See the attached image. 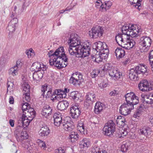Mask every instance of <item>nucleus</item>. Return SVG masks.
Segmentation results:
<instances>
[{"mask_svg": "<svg viewBox=\"0 0 153 153\" xmlns=\"http://www.w3.org/2000/svg\"><path fill=\"white\" fill-rule=\"evenodd\" d=\"M68 43L70 44L68 51L71 55L79 54L85 57L89 55L90 47L81 42L76 34L73 33L71 35Z\"/></svg>", "mask_w": 153, "mask_h": 153, "instance_id": "obj_1", "label": "nucleus"}, {"mask_svg": "<svg viewBox=\"0 0 153 153\" xmlns=\"http://www.w3.org/2000/svg\"><path fill=\"white\" fill-rule=\"evenodd\" d=\"M54 125L57 126H60L65 130L70 132L74 128L73 123L68 121L62 122V115L60 113H56L53 116Z\"/></svg>", "mask_w": 153, "mask_h": 153, "instance_id": "obj_2", "label": "nucleus"}, {"mask_svg": "<svg viewBox=\"0 0 153 153\" xmlns=\"http://www.w3.org/2000/svg\"><path fill=\"white\" fill-rule=\"evenodd\" d=\"M147 66L144 64H140L135 68L130 70L129 74V77L132 80H138L137 75L141 74H144L147 73Z\"/></svg>", "mask_w": 153, "mask_h": 153, "instance_id": "obj_3", "label": "nucleus"}, {"mask_svg": "<svg viewBox=\"0 0 153 153\" xmlns=\"http://www.w3.org/2000/svg\"><path fill=\"white\" fill-rule=\"evenodd\" d=\"M137 26L134 25L126 24L123 26L122 28V31L123 33H126L129 34L132 38H134L138 36L137 34L139 32L136 29Z\"/></svg>", "mask_w": 153, "mask_h": 153, "instance_id": "obj_4", "label": "nucleus"}, {"mask_svg": "<svg viewBox=\"0 0 153 153\" xmlns=\"http://www.w3.org/2000/svg\"><path fill=\"white\" fill-rule=\"evenodd\" d=\"M152 42V39L149 36H144L141 37L139 40V43L142 47L141 52H147L148 51L151 46Z\"/></svg>", "mask_w": 153, "mask_h": 153, "instance_id": "obj_5", "label": "nucleus"}, {"mask_svg": "<svg viewBox=\"0 0 153 153\" xmlns=\"http://www.w3.org/2000/svg\"><path fill=\"white\" fill-rule=\"evenodd\" d=\"M116 129L115 125L111 120L108 121L105 124L103 129L104 134L105 135L112 137Z\"/></svg>", "mask_w": 153, "mask_h": 153, "instance_id": "obj_6", "label": "nucleus"}, {"mask_svg": "<svg viewBox=\"0 0 153 153\" xmlns=\"http://www.w3.org/2000/svg\"><path fill=\"white\" fill-rule=\"evenodd\" d=\"M104 33L103 28L99 25H94L91 30L89 31L90 36L92 38H96L102 36Z\"/></svg>", "mask_w": 153, "mask_h": 153, "instance_id": "obj_7", "label": "nucleus"}, {"mask_svg": "<svg viewBox=\"0 0 153 153\" xmlns=\"http://www.w3.org/2000/svg\"><path fill=\"white\" fill-rule=\"evenodd\" d=\"M22 85L23 92V100L24 102H25V100L27 102L29 101L30 100V86L28 84L27 80L23 81L22 82Z\"/></svg>", "mask_w": 153, "mask_h": 153, "instance_id": "obj_8", "label": "nucleus"}, {"mask_svg": "<svg viewBox=\"0 0 153 153\" xmlns=\"http://www.w3.org/2000/svg\"><path fill=\"white\" fill-rule=\"evenodd\" d=\"M139 89L143 92H147L153 89V82H149L146 80L140 82L138 85Z\"/></svg>", "mask_w": 153, "mask_h": 153, "instance_id": "obj_9", "label": "nucleus"}, {"mask_svg": "<svg viewBox=\"0 0 153 153\" xmlns=\"http://www.w3.org/2000/svg\"><path fill=\"white\" fill-rule=\"evenodd\" d=\"M125 97L126 102L129 105L132 106V109L134 108V105H136L139 103L138 97L133 92L127 93L125 95Z\"/></svg>", "mask_w": 153, "mask_h": 153, "instance_id": "obj_10", "label": "nucleus"}, {"mask_svg": "<svg viewBox=\"0 0 153 153\" xmlns=\"http://www.w3.org/2000/svg\"><path fill=\"white\" fill-rule=\"evenodd\" d=\"M83 81L82 75L78 72L73 73L69 80L70 83L75 85H79Z\"/></svg>", "mask_w": 153, "mask_h": 153, "instance_id": "obj_11", "label": "nucleus"}, {"mask_svg": "<svg viewBox=\"0 0 153 153\" xmlns=\"http://www.w3.org/2000/svg\"><path fill=\"white\" fill-rule=\"evenodd\" d=\"M96 50L97 52H100L102 54L107 55L108 53L109 50L106 43L99 41L95 44Z\"/></svg>", "mask_w": 153, "mask_h": 153, "instance_id": "obj_12", "label": "nucleus"}, {"mask_svg": "<svg viewBox=\"0 0 153 153\" xmlns=\"http://www.w3.org/2000/svg\"><path fill=\"white\" fill-rule=\"evenodd\" d=\"M18 22V19L16 18H13L9 23L7 30L8 31L9 37L12 36L13 33L15 31Z\"/></svg>", "mask_w": 153, "mask_h": 153, "instance_id": "obj_13", "label": "nucleus"}, {"mask_svg": "<svg viewBox=\"0 0 153 153\" xmlns=\"http://www.w3.org/2000/svg\"><path fill=\"white\" fill-rule=\"evenodd\" d=\"M132 107V106L129 105L127 102L126 103H124L120 108V113L124 116L127 115L130 113L131 110L133 109Z\"/></svg>", "mask_w": 153, "mask_h": 153, "instance_id": "obj_14", "label": "nucleus"}, {"mask_svg": "<svg viewBox=\"0 0 153 153\" xmlns=\"http://www.w3.org/2000/svg\"><path fill=\"white\" fill-rule=\"evenodd\" d=\"M152 131L151 128L147 126L141 127L138 130L139 134L143 138H144L145 137H147L150 135L152 134Z\"/></svg>", "mask_w": 153, "mask_h": 153, "instance_id": "obj_15", "label": "nucleus"}, {"mask_svg": "<svg viewBox=\"0 0 153 153\" xmlns=\"http://www.w3.org/2000/svg\"><path fill=\"white\" fill-rule=\"evenodd\" d=\"M68 59L67 57L60 59L59 60H55L53 62V65L58 69L65 67L68 64Z\"/></svg>", "mask_w": 153, "mask_h": 153, "instance_id": "obj_16", "label": "nucleus"}, {"mask_svg": "<svg viewBox=\"0 0 153 153\" xmlns=\"http://www.w3.org/2000/svg\"><path fill=\"white\" fill-rule=\"evenodd\" d=\"M96 101V95L94 92H90L87 94L85 102L87 103V105H90Z\"/></svg>", "mask_w": 153, "mask_h": 153, "instance_id": "obj_17", "label": "nucleus"}, {"mask_svg": "<svg viewBox=\"0 0 153 153\" xmlns=\"http://www.w3.org/2000/svg\"><path fill=\"white\" fill-rule=\"evenodd\" d=\"M50 130L46 125H42L40 126V129L38 132V134L41 137L47 136L50 134Z\"/></svg>", "mask_w": 153, "mask_h": 153, "instance_id": "obj_18", "label": "nucleus"}, {"mask_svg": "<svg viewBox=\"0 0 153 153\" xmlns=\"http://www.w3.org/2000/svg\"><path fill=\"white\" fill-rule=\"evenodd\" d=\"M53 112L52 107L48 105H45L44 106L42 111V114L46 118L51 115Z\"/></svg>", "mask_w": 153, "mask_h": 153, "instance_id": "obj_19", "label": "nucleus"}, {"mask_svg": "<svg viewBox=\"0 0 153 153\" xmlns=\"http://www.w3.org/2000/svg\"><path fill=\"white\" fill-rule=\"evenodd\" d=\"M55 56L56 59L59 60L60 59L64 58L67 57L64 51V48L62 47L57 48L55 51Z\"/></svg>", "mask_w": 153, "mask_h": 153, "instance_id": "obj_20", "label": "nucleus"}, {"mask_svg": "<svg viewBox=\"0 0 153 153\" xmlns=\"http://www.w3.org/2000/svg\"><path fill=\"white\" fill-rule=\"evenodd\" d=\"M110 76L114 80L118 79L122 75V73L117 68H113L108 72Z\"/></svg>", "mask_w": 153, "mask_h": 153, "instance_id": "obj_21", "label": "nucleus"}, {"mask_svg": "<svg viewBox=\"0 0 153 153\" xmlns=\"http://www.w3.org/2000/svg\"><path fill=\"white\" fill-rule=\"evenodd\" d=\"M81 113L79 108L76 105L72 107L71 108L70 114L71 117L74 119L77 118Z\"/></svg>", "mask_w": 153, "mask_h": 153, "instance_id": "obj_22", "label": "nucleus"}, {"mask_svg": "<svg viewBox=\"0 0 153 153\" xmlns=\"http://www.w3.org/2000/svg\"><path fill=\"white\" fill-rule=\"evenodd\" d=\"M47 86L46 85L45 86V85L42 86L41 88V96L43 97L44 99H47L48 98H49L50 97L51 98L53 96V97L54 96V95H52L51 93L52 91L51 90L48 91L46 95H44L45 91H47Z\"/></svg>", "mask_w": 153, "mask_h": 153, "instance_id": "obj_23", "label": "nucleus"}, {"mask_svg": "<svg viewBox=\"0 0 153 153\" xmlns=\"http://www.w3.org/2000/svg\"><path fill=\"white\" fill-rule=\"evenodd\" d=\"M45 68H43L42 71H35L33 74V79L36 81H39L41 79L43 76L44 71L45 70Z\"/></svg>", "mask_w": 153, "mask_h": 153, "instance_id": "obj_24", "label": "nucleus"}, {"mask_svg": "<svg viewBox=\"0 0 153 153\" xmlns=\"http://www.w3.org/2000/svg\"><path fill=\"white\" fill-rule=\"evenodd\" d=\"M69 105V103L67 101L59 102L57 106L58 109L62 111L67 108Z\"/></svg>", "mask_w": 153, "mask_h": 153, "instance_id": "obj_25", "label": "nucleus"}, {"mask_svg": "<svg viewBox=\"0 0 153 153\" xmlns=\"http://www.w3.org/2000/svg\"><path fill=\"white\" fill-rule=\"evenodd\" d=\"M105 106L100 102H97L95 105L94 110V112L96 114H98L104 108Z\"/></svg>", "mask_w": 153, "mask_h": 153, "instance_id": "obj_26", "label": "nucleus"}, {"mask_svg": "<svg viewBox=\"0 0 153 153\" xmlns=\"http://www.w3.org/2000/svg\"><path fill=\"white\" fill-rule=\"evenodd\" d=\"M44 65H41L40 63L38 62H36L33 63L32 66V69L35 71H41L43 69Z\"/></svg>", "mask_w": 153, "mask_h": 153, "instance_id": "obj_27", "label": "nucleus"}, {"mask_svg": "<svg viewBox=\"0 0 153 153\" xmlns=\"http://www.w3.org/2000/svg\"><path fill=\"white\" fill-rule=\"evenodd\" d=\"M115 53L117 59L123 57L125 54L124 50L120 48H117L115 50Z\"/></svg>", "mask_w": 153, "mask_h": 153, "instance_id": "obj_28", "label": "nucleus"}, {"mask_svg": "<svg viewBox=\"0 0 153 153\" xmlns=\"http://www.w3.org/2000/svg\"><path fill=\"white\" fill-rule=\"evenodd\" d=\"M55 55V51L54 52L53 50L50 51L48 53V55L50 58L49 62L51 65H53V62H55V60L56 59Z\"/></svg>", "mask_w": 153, "mask_h": 153, "instance_id": "obj_29", "label": "nucleus"}, {"mask_svg": "<svg viewBox=\"0 0 153 153\" xmlns=\"http://www.w3.org/2000/svg\"><path fill=\"white\" fill-rule=\"evenodd\" d=\"M90 141L89 139L85 138L82 139L79 143V145L81 147H88L90 144Z\"/></svg>", "mask_w": 153, "mask_h": 153, "instance_id": "obj_30", "label": "nucleus"}, {"mask_svg": "<svg viewBox=\"0 0 153 153\" xmlns=\"http://www.w3.org/2000/svg\"><path fill=\"white\" fill-rule=\"evenodd\" d=\"M135 43L134 40H128L127 42H126V45L123 44V48L127 49H129L130 48H132L135 45Z\"/></svg>", "mask_w": 153, "mask_h": 153, "instance_id": "obj_31", "label": "nucleus"}, {"mask_svg": "<svg viewBox=\"0 0 153 153\" xmlns=\"http://www.w3.org/2000/svg\"><path fill=\"white\" fill-rule=\"evenodd\" d=\"M145 108V106L143 104L141 105L137 110L136 113L134 114V117H139L140 115L142 112L144 110Z\"/></svg>", "mask_w": 153, "mask_h": 153, "instance_id": "obj_32", "label": "nucleus"}, {"mask_svg": "<svg viewBox=\"0 0 153 153\" xmlns=\"http://www.w3.org/2000/svg\"><path fill=\"white\" fill-rule=\"evenodd\" d=\"M69 138L72 142L77 141L78 138L77 133L75 132H71L70 134Z\"/></svg>", "mask_w": 153, "mask_h": 153, "instance_id": "obj_33", "label": "nucleus"}, {"mask_svg": "<svg viewBox=\"0 0 153 153\" xmlns=\"http://www.w3.org/2000/svg\"><path fill=\"white\" fill-rule=\"evenodd\" d=\"M79 96V94L78 91H73L70 94V97L75 101L78 100Z\"/></svg>", "mask_w": 153, "mask_h": 153, "instance_id": "obj_34", "label": "nucleus"}, {"mask_svg": "<svg viewBox=\"0 0 153 153\" xmlns=\"http://www.w3.org/2000/svg\"><path fill=\"white\" fill-rule=\"evenodd\" d=\"M112 5V2L110 1L105 2L102 6V9L103 10V11H106L108 10Z\"/></svg>", "mask_w": 153, "mask_h": 153, "instance_id": "obj_35", "label": "nucleus"}, {"mask_svg": "<svg viewBox=\"0 0 153 153\" xmlns=\"http://www.w3.org/2000/svg\"><path fill=\"white\" fill-rule=\"evenodd\" d=\"M18 69V67L17 66H14L13 67H12L9 70V74L13 76L16 75L17 74Z\"/></svg>", "mask_w": 153, "mask_h": 153, "instance_id": "obj_36", "label": "nucleus"}, {"mask_svg": "<svg viewBox=\"0 0 153 153\" xmlns=\"http://www.w3.org/2000/svg\"><path fill=\"white\" fill-rule=\"evenodd\" d=\"M22 125L23 126H25L27 127L29 125L31 121L32 120H29L30 118L25 117H23L22 116Z\"/></svg>", "mask_w": 153, "mask_h": 153, "instance_id": "obj_37", "label": "nucleus"}, {"mask_svg": "<svg viewBox=\"0 0 153 153\" xmlns=\"http://www.w3.org/2000/svg\"><path fill=\"white\" fill-rule=\"evenodd\" d=\"M125 119L123 117L119 116L117 118V123L119 125L123 126L125 124Z\"/></svg>", "mask_w": 153, "mask_h": 153, "instance_id": "obj_38", "label": "nucleus"}, {"mask_svg": "<svg viewBox=\"0 0 153 153\" xmlns=\"http://www.w3.org/2000/svg\"><path fill=\"white\" fill-rule=\"evenodd\" d=\"M149 59L151 69L153 71V50L151 51L149 53Z\"/></svg>", "mask_w": 153, "mask_h": 153, "instance_id": "obj_39", "label": "nucleus"}, {"mask_svg": "<svg viewBox=\"0 0 153 153\" xmlns=\"http://www.w3.org/2000/svg\"><path fill=\"white\" fill-rule=\"evenodd\" d=\"M54 95L53 97V96L51 97V100L53 101L54 100H57L58 101L61 100L63 98H65V94H62L60 95Z\"/></svg>", "mask_w": 153, "mask_h": 153, "instance_id": "obj_40", "label": "nucleus"}, {"mask_svg": "<svg viewBox=\"0 0 153 153\" xmlns=\"http://www.w3.org/2000/svg\"><path fill=\"white\" fill-rule=\"evenodd\" d=\"M26 53L27 56L29 58H30L32 57L33 56L35 55L34 51L32 48H30L29 50H27Z\"/></svg>", "mask_w": 153, "mask_h": 153, "instance_id": "obj_41", "label": "nucleus"}, {"mask_svg": "<svg viewBox=\"0 0 153 153\" xmlns=\"http://www.w3.org/2000/svg\"><path fill=\"white\" fill-rule=\"evenodd\" d=\"M91 152V153H100L101 152V148L95 145L92 148Z\"/></svg>", "mask_w": 153, "mask_h": 153, "instance_id": "obj_42", "label": "nucleus"}, {"mask_svg": "<svg viewBox=\"0 0 153 153\" xmlns=\"http://www.w3.org/2000/svg\"><path fill=\"white\" fill-rule=\"evenodd\" d=\"M116 41L119 45H120L123 39L122 38L121 34H118L115 37Z\"/></svg>", "mask_w": 153, "mask_h": 153, "instance_id": "obj_43", "label": "nucleus"}, {"mask_svg": "<svg viewBox=\"0 0 153 153\" xmlns=\"http://www.w3.org/2000/svg\"><path fill=\"white\" fill-rule=\"evenodd\" d=\"M22 130V128L20 126H18L16 128V130L14 131L15 135L17 137L18 136H19V134L21 133Z\"/></svg>", "mask_w": 153, "mask_h": 153, "instance_id": "obj_44", "label": "nucleus"}, {"mask_svg": "<svg viewBox=\"0 0 153 153\" xmlns=\"http://www.w3.org/2000/svg\"><path fill=\"white\" fill-rule=\"evenodd\" d=\"M102 69L104 71H110L113 68L112 67L111 65L109 63L106 64L102 66Z\"/></svg>", "mask_w": 153, "mask_h": 153, "instance_id": "obj_45", "label": "nucleus"}, {"mask_svg": "<svg viewBox=\"0 0 153 153\" xmlns=\"http://www.w3.org/2000/svg\"><path fill=\"white\" fill-rule=\"evenodd\" d=\"M129 146V143H126L125 144H123L121 146V151L123 152H127Z\"/></svg>", "mask_w": 153, "mask_h": 153, "instance_id": "obj_46", "label": "nucleus"}, {"mask_svg": "<svg viewBox=\"0 0 153 153\" xmlns=\"http://www.w3.org/2000/svg\"><path fill=\"white\" fill-rule=\"evenodd\" d=\"M103 3L100 0H98L95 3V6L97 8H100V10L101 11H103V10L102 9V6H103Z\"/></svg>", "mask_w": 153, "mask_h": 153, "instance_id": "obj_47", "label": "nucleus"}, {"mask_svg": "<svg viewBox=\"0 0 153 153\" xmlns=\"http://www.w3.org/2000/svg\"><path fill=\"white\" fill-rule=\"evenodd\" d=\"M7 91L10 90V91L13 90V83L10 81H8L7 83Z\"/></svg>", "mask_w": 153, "mask_h": 153, "instance_id": "obj_48", "label": "nucleus"}, {"mask_svg": "<svg viewBox=\"0 0 153 153\" xmlns=\"http://www.w3.org/2000/svg\"><path fill=\"white\" fill-rule=\"evenodd\" d=\"M29 110L30 112V118L29 120H32L34 118L35 115V113L34 111V109L30 107L29 109Z\"/></svg>", "mask_w": 153, "mask_h": 153, "instance_id": "obj_49", "label": "nucleus"}, {"mask_svg": "<svg viewBox=\"0 0 153 153\" xmlns=\"http://www.w3.org/2000/svg\"><path fill=\"white\" fill-rule=\"evenodd\" d=\"M150 96L152 98H149L150 97H148V98H146V99H145L144 101L145 102H146L147 104H150L151 105V106L153 100V94L150 95Z\"/></svg>", "mask_w": 153, "mask_h": 153, "instance_id": "obj_50", "label": "nucleus"}, {"mask_svg": "<svg viewBox=\"0 0 153 153\" xmlns=\"http://www.w3.org/2000/svg\"><path fill=\"white\" fill-rule=\"evenodd\" d=\"M30 108V106L26 102H25L22 105V109L23 112H24V111H26L28 110Z\"/></svg>", "mask_w": 153, "mask_h": 153, "instance_id": "obj_51", "label": "nucleus"}, {"mask_svg": "<svg viewBox=\"0 0 153 153\" xmlns=\"http://www.w3.org/2000/svg\"><path fill=\"white\" fill-rule=\"evenodd\" d=\"M100 71L98 69L94 70L91 73V77L92 78H95L96 77L98 74L100 73Z\"/></svg>", "mask_w": 153, "mask_h": 153, "instance_id": "obj_52", "label": "nucleus"}, {"mask_svg": "<svg viewBox=\"0 0 153 153\" xmlns=\"http://www.w3.org/2000/svg\"><path fill=\"white\" fill-rule=\"evenodd\" d=\"M30 111L29 110V109L26 111H24V112H23L22 116L23 117L30 118Z\"/></svg>", "mask_w": 153, "mask_h": 153, "instance_id": "obj_53", "label": "nucleus"}, {"mask_svg": "<svg viewBox=\"0 0 153 153\" xmlns=\"http://www.w3.org/2000/svg\"><path fill=\"white\" fill-rule=\"evenodd\" d=\"M64 92H63V90L61 89H56L54 91L53 94L55 95H62L65 94Z\"/></svg>", "mask_w": 153, "mask_h": 153, "instance_id": "obj_54", "label": "nucleus"}, {"mask_svg": "<svg viewBox=\"0 0 153 153\" xmlns=\"http://www.w3.org/2000/svg\"><path fill=\"white\" fill-rule=\"evenodd\" d=\"M39 146L43 149H45L46 145L45 143L42 141L40 140L39 142Z\"/></svg>", "mask_w": 153, "mask_h": 153, "instance_id": "obj_55", "label": "nucleus"}, {"mask_svg": "<svg viewBox=\"0 0 153 153\" xmlns=\"http://www.w3.org/2000/svg\"><path fill=\"white\" fill-rule=\"evenodd\" d=\"M27 133L25 131H22L21 133L19 134V136H18L17 137H20L22 139H25V138H27Z\"/></svg>", "mask_w": 153, "mask_h": 153, "instance_id": "obj_56", "label": "nucleus"}, {"mask_svg": "<svg viewBox=\"0 0 153 153\" xmlns=\"http://www.w3.org/2000/svg\"><path fill=\"white\" fill-rule=\"evenodd\" d=\"M126 33H123L121 34L122 38L123 39V41L125 40L130 39V37H131L129 34H127Z\"/></svg>", "mask_w": 153, "mask_h": 153, "instance_id": "obj_57", "label": "nucleus"}, {"mask_svg": "<svg viewBox=\"0 0 153 153\" xmlns=\"http://www.w3.org/2000/svg\"><path fill=\"white\" fill-rule=\"evenodd\" d=\"M56 153H65V150L62 148L59 147L55 150Z\"/></svg>", "mask_w": 153, "mask_h": 153, "instance_id": "obj_58", "label": "nucleus"}, {"mask_svg": "<svg viewBox=\"0 0 153 153\" xmlns=\"http://www.w3.org/2000/svg\"><path fill=\"white\" fill-rule=\"evenodd\" d=\"M94 60L95 62L97 63H99L102 61V59L101 58L100 56L98 55L96 56Z\"/></svg>", "mask_w": 153, "mask_h": 153, "instance_id": "obj_59", "label": "nucleus"}, {"mask_svg": "<svg viewBox=\"0 0 153 153\" xmlns=\"http://www.w3.org/2000/svg\"><path fill=\"white\" fill-rule=\"evenodd\" d=\"M80 125L81 126L78 127V129L81 132H83L84 131L85 128L83 124L81 123Z\"/></svg>", "mask_w": 153, "mask_h": 153, "instance_id": "obj_60", "label": "nucleus"}, {"mask_svg": "<svg viewBox=\"0 0 153 153\" xmlns=\"http://www.w3.org/2000/svg\"><path fill=\"white\" fill-rule=\"evenodd\" d=\"M142 0H136L135 1H137V6L135 5V6L136 8L137 9L140 10V7L141 4L140 2Z\"/></svg>", "mask_w": 153, "mask_h": 153, "instance_id": "obj_61", "label": "nucleus"}, {"mask_svg": "<svg viewBox=\"0 0 153 153\" xmlns=\"http://www.w3.org/2000/svg\"><path fill=\"white\" fill-rule=\"evenodd\" d=\"M121 133V136L120 137L126 136L128 134V132L126 130H123V131H122Z\"/></svg>", "mask_w": 153, "mask_h": 153, "instance_id": "obj_62", "label": "nucleus"}, {"mask_svg": "<svg viewBox=\"0 0 153 153\" xmlns=\"http://www.w3.org/2000/svg\"><path fill=\"white\" fill-rule=\"evenodd\" d=\"M5 62V58L3 57H1L0 59V65H3Z\"/></svg>", "mask_w": 153, "mask_h": 153, "instance_id": "obj_63", "label": "nucleus"}, {"mask_svg": "<svg viewBox=\"0 0 153 153\" xmlns=\"http://www.w3.org/2000/svg\"><path fill=\"white\" fill-rule=\"evenodd\" d=\"M9 103L11 104H13L14 103V99L12 96H10L9 100Z\"/></svg>", "mask_w": 153, "mask_h": 153, "instance_id": "obj_64", "label": "nucleus"}]
</instances>
